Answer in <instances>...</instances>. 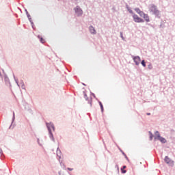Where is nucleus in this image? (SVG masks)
I'll return each instance as SVG.
<instances>
[{
	"instance_id": "nucleus-1",
	"label": "nucleus",
	"mask_w": 175,
	"mask_h": 175,
	"mask_svg": "<svg viewBox=\"0 0 175 175\" xmlns=\"http://www.w3.org/2000/svg\"><path fill=\"white\" fill-rule=\"evenodd\" d=\"M46 126L49 132V136L52 140H54V137L53 136V131H55V128L54 127V124L50 122V123H46Z\"/></svg>"
},
{
	"instance_id": "nucleus-2",
	"label": "nucleus",
	"mask_w": 175,
	"mask_h": 175,
	"mask_svg": "<svg viewBox=\"0 0 175 175\" xmlns=\"http://www.w3.org/2000/svg\"><path fill=\"white\" fill-rule=\"evenodd\" d=\"M149 10L152 13H154V14H156V16H158V14H159V11L158 10V9H157V7L154 5H150L149 6Z\"/></svg>"
},
{
	"instance_id": "nucleus-3",
	"label": "nucleus",
	"mask_w": 175,
	"mask_h": 175,
	"mask_svg": "<svg viewBox=\"0 0 175 175\" xmlns=\"http://www.w3.org/2000/svg\"><path fill=\"white\" fill-rule=\"evenodd\" d=\"M133 17L135 23H144V20L139 17L137 14H134Z\"/></svg>"
},
{
	"instance_id": "nucleus-4",
	"label": "nucleus",
	"mask_w": 175,
	"mask_h": 175,
	"mask_svg": "<svg viewBox=\"0 0 175 175\" xmlns=\"http://www.w3.org/2000/svg\"><path fill=\"white\" fill-rule=\"evenodd\" d=\"M75 11L77 16H81V14H83V10H81V8H80L79 7H77L75 9Z\"/></svg>"
},
{
	"instance_id": "nucleus-5",
	"label": "nucleus",
	"mask_w": 175,
	"mask_h": 175,
	"mask_svg": "<svg viewBox=\"0 0 175 175\" xmlns=\"http://www.w3.org/2000/svg\"><path fill=\"white\" fill-rule=\"evenodd\" d=\"M133 61H134V62H135V65H139L140 64V61H142V59H140V57L136 56L133 58Z\"/></svg>"
},
{
	"instance_id": "nucleus-6",
	"label": "nucleus",
	"mask_w": 175,
	"mask_h": 175,
	"mask_svg": "<svg viewBox=\"0 0 175 175\" xmlns=\"http://www.w3.org/2000/svg\"><path fill=\"white\" fill-rule=\"evenodd\" d=\"M135 11L136 12V13H137L138 14H139V16L141 17H143V14H144V12L140 10V8H135Z\"/></svg>"
},
{
	"instance_id": "nucleus-7",
	"label": "nucleus",
	"mask_w": 175,
	"mask_h": 175,
	"mask_svg": "<svg viewBox=\"0 0 175 175\" xmlns=\"http://www.w3.org/2000/svg\"><path fill=\"white\" fill-rule=\"evenodd\" d=\"M142 17H144L146 23H150V17L148 16V14H144H144H142Z\"/></svg>"
},
{
	"instance_id": "nucleus-8",
	"label": "nucleus",
	"mask_w": 175,
	"mask_h": 175,
	"mask_svg": "<svg viewBox=\"0 0 175 175\" xmlns=\"http://www.w3.org/2000/svg\"><path fill=\"white\" fill-rule=\"evenodd\" d=\"M90 31L91 32V33H93L94 35L96 33V31H95V29L92 26L90 27Z\"/></svg>"
},
{
	"instance_id": "nucleus-9",
	"label": "nucleus",
	"mask_w": 175,
	"mask_h": 175,
	"mask_svg": "<svg viewBox=\"0 0 175 175\" xmlns=\"http://www.w3.org/2000/svg\"><path fill=\"white\" fill-rule=\"evenodd\" d=\"M157 140H160L162 143H166V139L161 136H159Z\"/></svg>"
},
{
	"instance_id": "nucleus-10",
	"label": "nucleus",
	"mask_w": 175,
	"mask_h": 175,
	"mask_svg": "<svg viewBox=\"0 0 175 175\" xmlns=\"http://www.w3.org/2000/svg\"><path fill=\"white\" fill-rule=\"evenodd\" d=\"M165 161L166 163H170V159L167 157V156L165 157Z\"/></svg>"
},
{
	"instance_id": "nucleus-11",
	"label": "nucleus",
	"mask_w": 175,
	"mask_h": 175,
	"mask_svg": "<svg viewBox=\"0 0 175 175\" xmlns=\"http://www.w3.org/2000/svg\"><path fill=\"white\" fill-rule=\"evenodd\" d=\"M155 137H154V139H158L159 137V136H161V135H159V132H158V131H156L155 132Z\"/></svg>"
},
{
	"instance_id": "nucleus-12",
	"label": "nucleus",
	"mask_w": 175,
	"mask_h": 175,
	"mask_svg": "<svg viewBox=\"0 0 175 175\" xmlns=\"http://www.w3.org/2000/svg\"><path fill=\"white\" fill-rule=\"evenodd\" d=\"M38 38H39L41 43H45L46 41L44 40V39H43V38H42V37H40L39 36H38Z\"/></svg>"
},
{
	"instance_id": "nucleus-13",
	"label": "nucleus",
	"mask_w": 175,
	"mask_h": 175,
	"mask_svg": "<svg viewBox=\"0 0 175 175\" xmlns=\"http://www.w3.org/2000/svg\"><path fill=\"white\" fill-rule=\"evenodd\" d=\"M124 169H126V165L123 166V167L121 168V170H122V173H126V170H124Z\"/></svg>"
},
{
	"instance_id": "nucleus-14",
	"label": "nucleus",
	"mask_w": 175,
	"mask_h": 175,
	"mask_svg": "<svg viewBox=\"0 0 175 175\" xmlns=\"http://www.w3.org/2000/svg\"><path fill=\"white\" fill-rule=\"evenodd\" d=\"M99 105L100 106L101 111H103V105L102 104V102H99Z\"/></svg>"
},
{
	"instance_id": "nucleus-15",
	"label": "nucleus",
	"mask_w": 175,
	"mask_h": 175,
	"mask_svg": "<svg viewBox=\"0 0 175 175\" xmlns=\"http://www.w3.org/2000/svg\"><path fill=\"white\" fill-rule=\"evenodd\" d=\"M141 64H142V66H144V68H146V62H144V60H142Z\"/></svg>"
},
{
	"instance_id": "nucleus-16",
	"label": "nucleus",
	"mask_w": 175,
	"mask_h": 175,
	"mask_svg": "<svg viewBox=\"0 0 175 175\" xmlns=\"http://www.w3.org/2000/svg\"><path fill=\"white\" fill-rule=\"evenodd\" d=\"M68 170H70V172H72V170H73V168H68Z\"/></svg>"
},
{
	"instance_id": "nucleus-17",
	"label": "nucleus",
	"mask_w": 175,
	"mask_h": 175,
	"mask_svg": "<svg viewBox=\"0 0 175 175\" xmlns=\"http://www.w3.org/2000/svg\"><path fill=\"white\" fill-rule=\"evenodd\" d=\"M150 114H151V113H147V116H150Z\"/></svg>"
},
{
	"instance_id": "nucleus-18",
	"label": "nucleus",
	"mask_w": 175,
	"mask_h": 175,
	"mask_svg": "<svg viewBox=\"0 0 175 175\" xmlns=\"http://www.w3.org/2000/svg\"><path fill=\"white\" fill-rule=\"evenodd\" d=\"M149 69H151V66H149Z\"/></svg>"
}]
</instances>
